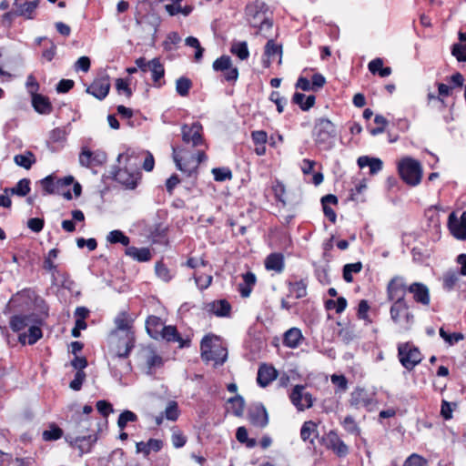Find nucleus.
<instances>
[{"label": "nucleus", "instance_id": "32", "mask_svg": "<svg viewBox=\"0 0 466 466\" xmlns=\"http://www.w3.org/2000/svg\"><path fill=\"white\" fill-rule=\"evenodd\" d=\"M243 282L238 284V290L239 291L241 297L248 298L249 297L253 287L256 284L257 278L254 273L248 271L242 276Z\"/></svg>", "mask_w": 466, "mask_h": 466}, {"label": "nucleus", "instance_id": "37", "mask_svg": "<svg viewBox=\"0 0 466 466\" xmlns=\"http://www.w3.org/2000/svg\"><path fill=\"white\" fill-rule=\"evenodd\" d=\"M316 97L313 95L306 96L302 93L296 92L293 95L292 102L298 105L303 111H308L315 104Z\"/></svg>", "mask_w": 466, "mask_h": 466}, {"label": "nucleus", "instance_id": "7", "mask_svg": "<svg viewBox=\"0 0 466 466\" xmlns=\"http://www.w3.org/2000/svg\"><path fill=\"white\" fill-rule=\"evenodd\" d=\"M74 182L72 176L63 178H56L55 176L49 175L39 181L44 195H52L62 192V187H67Z\"/></svg>", "mask_w": 466, "mask_h": 466}, {"label": "nucleus", "instance_id": "3", "mask_svg": "<svg viewBox=\"0 0 466 466\" xmlns=\"http://www.w3.org/2000/svg\"><path fill=\"white\" fill-rule=\"evenodd\" d=\"M398 171L402 180L409 186H418L421 181V164L410 157H405L399 161Z\"/></svg>", "mask_w": 466, "mask_h": 466}, {"label": "nucleus", "instance_id": "21", "mask_svg": "<svg viewBox=\"0 0 466 466\" xmlns=\"http://www.w3.org/2000/svg\"><path fill=\"white\" fill-rule=\"evenodd\" d=\"M117 162L120 166L128 167L132 170H139L142 163V157L135 150L127 149L117 157Z\"/></svg>", "mask_w": 466, "mask_h": 466}, {"label": "nucleus", "instance_id": "22", "mask_svg": "<svg viewBox=\"0 0 466 466\" xmlns=\"http://www.w3.org/2000/svg\"><path fill=\"white\" fill-rule=\"evenodd\" d=\"M40 324V321L36 319L28 328V332H23L19 334V342L21 344H25L27 342L29 345H34L36 343L37 340H39L43 336Z\"/></svg>", "mask_w": 466, "mask_h": 466}, {"label": "nucleus", "instance_id": "5", "mask_svg": "<svg viewBox=\"0 0 466 466\" xmlns=\"http://www.w3.org/2000/svg\"><path fill=\"white\" fill-rule=\"evenodd\" d=\"M397 350L400 363L409 371L419 365L423 359L419 348L411 342L399 343Z\"/></svg>", "mask_w": 466, "mask_h": 466}, {"label": "nucleus", "instance_id": "13", "mask_svg": "<svg viewBox=\"0 0 466 466\" xmlns=\"http://www.w3.org/2000/svg\"><path fill=\"white\" fill-rule=\"evenodd\" d=\"M246 12L248 21L252 27H257L258 24L269 18L265 4L260 1H256L254 4L248 5Z\"/></svg>", "mask_w": 466, "mask_h": 466}, {"label": "nucleus", "instance_id": "41", "mask_svg": "<svg viewBox=\"0 0 466 466\" xmlns=\"http://www.w3.org/2000/svg\"><path fill=\"white\" fill-rule=\"evenodd\" d=\"M106 240H107V242H109L111 244L120 243L127 248L128 247V245L130 243L129 238L127 236H126L124 234V232H122L121 230H118V229L110 231L108 233V235L106 236Z\"/></svg>", "mask_w": 466, "mask_h": 466}, {"label": "nucleus", "instance_id": "38", "mask_svg": "<svg viewBox=\"0 0 466 466\" xmlns=\"http://www.w3.org/2000/svg\"><path fill=\"white\" fill-rule=\"evenodd\" d=\"M6 194L25 197L30 192V180L27 178L20 179L13 187H6L4 190Z\"/></svg>", "mask_w": 466, "mask_h": 466}, {"label": "nucleus", "instance_id": "58", "mask_svg": "<svg viewBox=\"0 0 466 466\" xmlns=\"http://www.w3.org/2000/svg\"><path fill=\"white\" fill-rule=\"evenodd\" d=\"M165 417L169 420H176L179 415V410L176 401H169L165 409Z\"/></svg>", "mask_w": 466, "mask_h": 466}, {"label": "nucleus", "instance_id": "40", "mask_svg": "<svg viewBox=\"0 0 466 466\" xmlns=\"http://www.w3.org/2000/svg\"><path fill=\"white\" fill-rule=\"evenodd\" d=\"M307 281L303 279L295 282H289V293L294 295L296 299H302L307 295Z\"/></svg>", "mask_w": 466, "mask_h": 466}, {"label": "nucleus", "instance_id": "49", "mask_svg": "<svg viewBox=\"0 0 466 466\" xmlns=\"http://www.w3.org/2000/svg\"><path fill=\"white\" fill-rule=\"evenodd\" d=\"M58 253H59V250L57 248H52L51 250H49V252L47 253V255L44 260V268L45 269H46L50 272H54L56 270V266L55 264V260L56 259Z\"/></svg>", "mask_w": 466, "mask_h": 466}, {"label": "nucleus", "instance_id": "48", "mask_svg": "<svg viewBox=\"0 0 466 466\" xmlns=\"http://www.w3.org/2000/svg\"><path fill=\"white\" fill-rule=\"evenodd\" d=\"M318 424L312 420L305 421L300 429V437L319 436Z\"/></svg>", "mask_w": 466, "mask_h": 466}, {"label": "nucleus", "instance_id": "11", "mask_svg": "<svg viewBox=\"0 0 466 466\" xmlns=\"http://www.w3.org/2000/svg\"><path fill=\"white\" fill-rule=\"evenodd\" d=\"M289 399L299 410H304L313 405V398L304 385H296L289 394Z\"/></svg>", "mask_w": 466, "mask_h": 466}, {"label": "nucleus", "instance_id": "44", "mask_svg": "<svg viewBox=\"0 0 466 466\" xmlns=\"http://www.w3.org/2000/svg\"><path fill=\"white\" fill-rule=\"evenodd\" d=\"M362 269L361 262L346 264L343 267V279L346 282L350 283L353 281V274L360 272Z\"/></svg>", "mask_w": 466, "mask_h": 466}, {"label": "nucleus", "instance_id": "8", "mask_svg": "<svg viewBox=\"0 0 466 466\" xmlns=\"http://www.w3.org/2000/svg\"><path fill=\"white\" fill-rule=\"evenodd\" d=\"M109 342L115 347L117 358H127L135 345V332H131L130 340L126 339V333H118L116 337L114 333L109 335Z\"/></svg>", "mask_w": 466, "mask_h": 466}, {"label": "nucleus", "instance_id": "15", "mask_svg": "<svg viewBox=\"0 0 466 466\" xmlns=\"http://www.w3.org/2000/svg\"><path fill=\"white\" fill-rule=\"evenodd\" d=\"M115 179L128 188H135L140 178L139 170H132L128 167H121L114 173Z\"/></svg>", "mask_w": 466, "mask_h": 466}, {"label": "nucleus", "instance_id": "31", "mask_svg": "<svg viewBox=\"0 0 466 466\" xmlns=\"http://www.w3.org/2000/svg\"><path fill=\"white\" fill-rule=\"evenodd\" d=\"M125 254L139 262H147L151 259V252L148 248H136L134 246L127 247Z\"/></svg>", "mask_w": 466, "mask_h": 466}, {"label": "nucleus", "instance_id": "26", "mask_svg": "<svg viewBox=\"0 0 466 466\" xmlns=\"http://www.w3.org/2000/svg\"><path fill=\"white\" fill-rule=\"evenodd\" d=\"M360 168L369 167L370 175H376L381 171L383 163L379 157L361 156L357 160Z\"/></svg>", "mask_w": 466, "mask_h": 466}, {"label": "nucleus", "instance_id": "60", "mask_svg": "<svg viewBox=\"0 0 466 466\" xmlns=\"http://www.w3.org/2000/svg\"><path fill=\"white\" fill-rule=\"evenodd\" d=\"M403 466H428V461L417 453H412L406 459Z\"/></svg>", "mask_w": 466, "mask_h": 466}, {"label": "nucleus", "instance_id": "52", "mask_svg": "<svg viewBox=\"0 0 466 466\" xmlns=\"http://www.w3.org/2000/svg\"><path fill=\"white\" fill-rule=\"evenodd\" d=\"M459 281V274L456 271H448L443 276V288L451 290Z\"/></svg>", "mask_w": 466, "mask_h": 466}, {"label": "nucleus", "instance_id": "6", "mask_svg": "<svg viewBox=\"0 0 466 466\" xmlns=\"http://www.w3.org/2000/svg\"><path fill=\"white\" fill-rule=\"evenodd\" d=\"M79 164L87 168L101 167L106 162V154L102 150H91L83 146L78 157Z\"/></svg>", "mask_w": 466, "mask_h": 466}, {"label": "nucleus", "instance_id": "39", "mask_svg": "<svg viewBox=\"0 0 466 466\" xmlns=\"http://www.w3.org/2000/svg\"><path fill=\"white\" fill-rule=\"evenodd\" d=\"M230 52L240 60H247L249 57L248 43L246 41H234Z\"/></svg>", "mask_w": 466, "mask_h": 466}, {"label": "nucleus", "instance_id": "56", "mask_svg": "<svg viewBox=\"0 0 466 466\" xmlns=\"http://www.w3.org/2000/svg\"><path fill=\"white\" fill-rule=\"evenodd\" d=\"M233 66L232 60L228 56H222L216 59L213 63V69L218 72L228 69Z\"/></svg>", "mask_w": 466, "mask_h": 466}, {"label": "nucleus", "instance_id": "55", "mask_svg": "<svg viewBox=\"0 0 466 466\" xmlns=\"http://www.w3.org/2000/svg\"><path fill=\"white\" fill-rule=\"evenodd\" d=\"M273 23L268 18L266 21L262 22L261 24H258V25L256 27V35H261L264 38H270L271 37V30H272Z\"/></svg>", "mask_w": 466, "mask_h": 466}, {"label": "nucleus", "instance_id": "61", "mask_svg": "<svg viewBox=\"0 0 466 466\" xmlns=\"http://www.w3.org/2000/svg\"><path fill=\"white\" fill-rule=\"evenodd\" d=\"M343 427L349 434L359 435L360 429L352 417L348 416L343 420Z\"/></svg>", "mask_w": 466, "mask_h": 466}, {"label": "nucleus", "instance_id": "18", "mask_svg": "<svg viewBox=\"0 0 466 466\" xmlns=\"http://www.w3.org/2000/svg\"><path fill=\"white\" fill-rule=\"evenodd\" d=\"M408 291L412 294L416 303L422 306H429L431 303L430 290L428 287L421 282H413L408 287Z\"/></svg>", "mask_w": 466, "mask_h": 466}, {"label": "nucleus", "instance_id": "17", "mask_svg": "<svg viewBox=\"0 0 466 466\" xmlns=\"http://www.w3.org/2000/svg\"><path fill=\"white\" fill-rule=\"evenodd\" d=\"M249 422L256 427L263 428L268 422V417L265 407L262 404L256 403L249 407L248 412Z\"/></svg>", "mask_w": 466, "mask_h": 466}, {"label": "nucleus", "instance_id": "42", "mask_svg": "<svg viewBox=\"0 0 466 466\" xmlns=\"http://www.w3.org/2000/svg\"><path fill=\"white\" fill-rule=\"evenodd\" d=\"M147 70L151 71L154 82H157L165 74L164 66L158 58H154L148 62Z\"/></svg>", "mask_w": 466, "mask_h": 466}, {"label": "nucleus", "instance_id": "29", "mask_svg": "<svg viewBox=\"0 0 466 466\" xmlns=\"http://www.w3.org/2000/svg\"><path fill=\"white\" fill-rule=\"evenodd\" d=\"M265 268L268 270L281 273L285 268L284 256L281 253H271L265 259Z\"/></svg>", "mask_w": 466, "mask_h": 466}, {"label": "nucleus", "instance_id": "10", "mask_svg": "<svg viewBox=\"0 0 466 466\" xmlns=\"http://www.w3.org/2000/svg\"><path fill=\"white\" fill-rule=\"evenodd\" d=\"M408 287L404 278L397 276L392 278L387 285V298L389 301H406L405 295Z\"/></svg>", "mask_w": 466, "mask_h": 466}, {"label": "nucleus", "instance_id": "4", "mask_svg": "<svg viewBox=\"0 0 466 466\" xmlns=\"http://www.w3.org/2000/svg\"><path fill=\"white\" fill-rule=\"evenodd\" d=\"M390 314V319L401 331L410 330L414 323V315L407 300L392 302Z\"/></svg>", "mask_w": 466, "mask_h": 466}, {"label": "nucleus", "instance_id": "54", "mask_svg": "<svg viewBox=\"0 0 466 466\" xmlns=\"http://www.w3.org/2000/svg\"><path fill=\"white\" fill-rule=\"evenodd\" d=\"M137 420V416L131 410L123 411L117 420V425L121 431L127 426V422H133Z\"/></svg>", "mask_w": 466, "mask_h": 466}, {"label": "nucleus", "instance_id": "50", "mask_svg": "<svg viewBox=\"0 0 466 466\" xmlns=\"http://www.w3.org/2000/svg\"><path fill=\"white\" fill-rule=\"evenodd\" d=\"M155 270L157 276L165 282H168L173 278V274L163 262H157L155 266Z\"/></svg>", "mask_w": 466, "mask_h": 466}, {"label": "nucleus", "instance_id": "28", "mask_svg": "<svg viewBox=\"0 0 466 466\" xmlns=\"http://www.w3.org/2000/svg\"><path fill=\"white\" fill-rule=\"evenodd\" d=\"M159 339H164L167 342H177L180 348L187 345V342L182 339L174 326H165L160 332Z\"/></svg>", "mask_w": 466, "mask_h": 466}, {"label": "nucleus", "instance_id": "53", "mask_svg": "<svg viewBox=\"0 0 466 466\" xmlns=\"http://www.w3.org/2000/svg\"><path fill=\"white\" fill-rule=\"evenodd\" d=\"M214 179L218 182L230 180L232 178V172L228 167H215L212 169Z\"/></svg>", "mask_w": 466, "mask_h": 466}, {"label": "nucleus", "instance_id": "16", "mask_svg": "<svg viewBox=\"0 0 466 466\" xmlns=\"http://www.w3.org/2000/svg\"><path fill=\"white\" fill-rule=\"evenodd\" d=\"M114 323L116 327L110 333H114V336L116 337L118 333L124 332L126 333V339L129 341L131 332H134L133 320L130 319L129 314L127 311L119 312L116 316Z\"/></svg>", "mask_w": 466, "mask_h": 466}, {"label": "nucleus", "instance_id": "23", "mask_svg": "<svg viewBox=\"0 0 466 466\" xmlns=\"http://www.w3.org/2000/svg\"><path fill=\"white\" fill-rule=\"evenodd\" d=\"M278 376V372L273 366L262 364L258 370L257 382L260 387H267Z\"/></svg>", "mask_w": 466, "mask_h": 466}, {"label": "nucleus", "instance_id": "12", "mask_svg": "<svg viewBox=\"0 0 466 466\" xmlns=\"http://www.w3.org/2000/svg\"><path fill=\"white\" fill-rule=\"evenodd\" d=\"M350 402L357 409L365 408L370 411L374 409L376 404L374 395L361 388H357L351 392Z\"/></svg>", "mask_w": 466, "mask_h": 466}, {"label": "nucleus", "instance_id": "30", "mask_svg": "<svg viewBox=\"0 0 466 466\" xmlns=\"http://www.w3.org/2000/svg\"><path fill=\"white\" fill-rule=\"evenodd\" d=\"M208 310L218 317H228L230 314L231 306L226 299L215 300L207 306Z\"/></svg>", "mask_w": 466, "mask_h": 466}, {"label": "nucleus", "instance_id": "35", "mask_svg": "<svg viewBox=\"0 0 466 466\" xmlns=\"http://www.w3.org/2000/svg\"><path fill=\"white\" fill-rule=\"evenodd\" d=\"M227 410L235 416L240 417L243 415L245 408V400L242 396L236 394L234 397L228 400Z\"/></svg>", "mask_w": 466, "mask_h": 466}, {"label": "nucleus", "instance_id": "46", "mask_svg": "<svg viewBox=\"0 0 466 466\" xmlns=\"http://www.w3.org/2000/svg\"><path fill=\"white\" fill-rule=\"evenodd\" d=\"M192 86V82L189 78L181 76L176 81V91L181 96H187Z\"/></svg>", "mask_w": 466, "mask_h": 466}, {"label": "nucleus", "instance_id": "47", "mask_svg": "<svg viewBox=\"0 0 466 466\" xmlns=\"http://www.w3.org/2000/svg\"><path fill=\"white\" fill-rule=\"evenodd\" d=\"M165 9L170 15L182 14L183 15L187 16L193 11V7L191 5L182 7L179 4L173 3L166 5Z\"/></svg>", "mask_w": 466, "mask_h": 466}, {"label": "nucleus", "instance_id": "20", "mask_svg": "<svg viewBox=\"0 0 466 466\" xmlns=\"http://www.w3.org/2000/svg\"><path fill=\"white\" fill-rule=\"evenodd\" d=\"M282 56V46L279 45L275 42L274 39L269 38L264 48V58H263V66L264 67H269L271 63L279 58V62H281Z\"/></svg>", "mask_w": 466, "mask_h": 466}, {"label": "nucleus", "instance_id": "45", "mask_svg": "<svg viewBox=\"0 0 466 466\" xmlns=\"http://www.w3.org/2000/svg\"><path fill=\"white\" fill-rule=\"evenodd\" d=\"M14 161L17 166L25 169H29L33 163H35V158L31 152H26L25 154H19L15 156Z\"/></svg>", "mask_w": 466, "mask_h": 466}, {"label": "nucleus", "instance_id": "51", "mask_svg": "<svg viewBox=\"0 0 466 466\" xmlns=\"http://www.w3.org/2000/svg\"><path fill=\"white\" fill-rule=\"evenodd\" d=\"M185 44L187 46H190V47H193L196 49V52H195V60L196 61H200L202 56H203V53H204V48L201 47L200 46V43L198 41V38L194 37V36H188L185 39Z\"/></svg>", "mask_w": 466, "mask_h": 466}, {"label": "nucleus", "instance_id": "9", "mask_svg": "<svg viewBox=\"0 0 466 466\" xmlns=\"http://www.w3.org/2000/svg\"><path fill=\"white\" fill-rule=\"evenodd\" d=\"M203 127L199 122L191 125L185 124L181 127L182 140L187 145L198 147L204 144L202 137Z\"/></svg>", "mask_w": 466, "mask_h": 466}, {"label": "nucleus", "instance_id": "62", "mask_svg": "<svg viewBox=\"0 0 466 466\" xmlns=\"http://www.w3.org/2000/svg\"><path fill=\"white\" fill-rule=\"evenodd\" d=\"M181 41V37L177 32H171L167 35L166 40L163 43L166 50H172L173 46L177 45Z\"/></svg>", "mask_w": 466, "mask_h": 466}, {"label": "nucleus", "instance_id": "59", "mask_svg": "<svg viewBox=\"0 0 466 466\" xmlns=\"http://www.w3.org/2000/svg\"><path fill=\"white\" fill-rule=\"evenodd\" d=\"M326 307L329 309H335L337 313H341L347 307V300L345 298L339 297L338 298L337 301L328 300L326 302Z\"/></svg>", "mask_w": 466, "mask_h": 466}, {"label": "nucleus", "instance_id": "19", "mask_svg": "<svg viewBox=\"0 0 466 466\" xmlns=\"http://www.w3.org/2000/svg\"><path fill=\"white\" fill-rule=\"evenodd\" d=\"M110 82L107 76H102L95 79L86 88V92L98 100H103L108 95Z\"/></svg>", "mask_w": 466, "mask_h": 466}, {"label": "nucleus", "instance_id": "64", "mask_svg": "<svg viewBox=\"0 0 466 466\" xmlns=\"http://www.w3.org/2000/svg\"><path fill=\"white\" fill-rule=\"evenodd\" d=\"M451 53L459 61H466V45L454 44Z\"/></svg>", "mask_w": 466, "mask_h": 466}, {"label": "nucleus", "instance_id": "33", "mask_svg": "<svg viewBox=\"0 0 466 466\" xmlns=\"http://www.w3.org/2000/svg\"><path fill=\"white\" fill-rule=\"evenodd\" d=\"M39 0L26 1L24 4H18L15 5L16 10L15 11V15L24 16L26 19H33L34 13L38 7Z\"/></svg>", "mask_w": 466, "mask_h": 466}, {"label": "nucleus", "instance_id": "14", "mask_svg": "<svg viewBox=\"0 0 466 466\" xmlns=\"http://www.w3.org/2000/svg\"><path fill=\"white\" fill-rule=\"evenodd\" d=\"M448 228L451 235L457 239H466V210L458 218L455 212H451L448 218Z\"/></svg>", "mask_w": 466, "mask_h": 466}, {"label": "nucleus", "instance_id": "24", "mask_svg": "<svg viewBox=\"0 0 466 466\" xmlns=\"http://www.w3.org/2000/svg\"><path fill=\"white\" fill-rule=\"evenodd\" d=\"M37 318L31 314V315H15L11 318L9 321V325L11 329L14 332H19L25 328H29L32 323Z\"/></svg>", "mask_w": 466, "mask_h": 466}, {"label": "nucleus", "instance_id": "34", "mask_svg": "<svg viewBox=\"0 0 466 466\" xmlns=\"http://www.w3.org/2000/svg\"><path fill=\"white\" fill-rule=\"evenodd\" d=\"M302 338L303 337L299 329L291 328L285 332L283 343L289 348L296 349L299 345Z\"/></svg>", "mask_w": 466, "mask_h": 466}, {"label": "nucleus", "instance_id": "63", "mask_svg": "<svg viewBox=\"0 0 466 466\" xmlns=\"http://www.w3.org/2000/svg\"><path fill=\"white\" fill-rule=\"evenodd\" d=\"M86 380V373L83 370H77L75 374L74 380L70 382L69 387L73 390H79Z\"/></svg>", "mask_w": 466, "mask_h": 466}, {"label": "nucleus", "instance_id": "25", "mask_svg": "<svg viewBox=\"0 0 466 466\" xmlns=\"http://www.w3.org/2000/svg\"><path fill=\"white\" fill-rule=\"evenodd\" d=\"M319 441L338 457H345L349 453V447L341 439H319Z\"/></svg>", "mask_w": 466, "mask_h": 466}, {"label": "nucleus", "instance_id": "2", "mask_svg": "<svg viewBox=\"0 0 466 466\" xmlns=\"http://www.w3.org/2000/svg\"><path fill=\"white\" fill-rule=\"evenodd\" d=\"M312 137L319 147L329 150L333 147L337 137L336 127L328 118H319L314 124Z\"/></svg>", "mask_w": 466, "mask_h": 466}, {"label": "nucleus", "instance_id": "1", "mask_svg": "<svg viewBox=\"0 0 466 466\" xmlns=\"http://www.w3.org/2000/svg\"><path fill=\"white\" fill-rule=\"evenodd\" d=\"M200 350L203 360L213 361L215 365H222L227 360V349L218 336L206 335L201 340Z\"/></svg>", "mask_w": 466, "mask_h": 466}, {"label": "nucleus", "instance_id": "27", "mask_svg": "<svg viewBox=\"0 0 466 466\" xmlns=\"http://www.w3.org/2000/svg\"><path fill=\"white\" fill-rule=\"evenodd\" d=\"M164 327L162 319L155 315L148 316L146 320L147 332L154 339H159L160 332Z\"/></svg>", "mask_w": 466, "mask_h": 466}, {"label": "nucleus", "instance_id": "36", "mask_svg": "<svg viewBox=\"0 0 466 466\" xmlns=\"http://www.w3.org/2000/svg\"><path fill=\"white\" fill-rule=\"evenodd\" d=\"M32 104L35 110L40 114L47 115L52 111V106L48 98L42 95H34L32 96Z\"/></svg>", "mask_w": 466, "mask_h": 466}, {"label": "nucleus", "instance_id": "57", "mask_svg": "<svg viewBox=\"0 0 466 466\" xmlns=\"http://www.w3.org/2000/svg\"><path fill=\"white\" fill-rule=\"evenodd\" d=\"M68 136V131L65 127H56L50 133V140L55 143H64Z\"/></svg>", "mask_w": 466, "mask_h": 466}, {"label": "nucleus", "instance_id": "43", "mask_svg": "<svg viewBox=\"0 0 466 466\" xmlns=\"http://www.w3.org/2000/svg\"><path fill=\"white\" fill-rule=\"evenodd\" d=\"M69 444L72 448L77 449L82 455L91 450L93 441L92 439H70Z\"/></svg>", "mask_w": 466, "mask_h": 466}]
</instances>
